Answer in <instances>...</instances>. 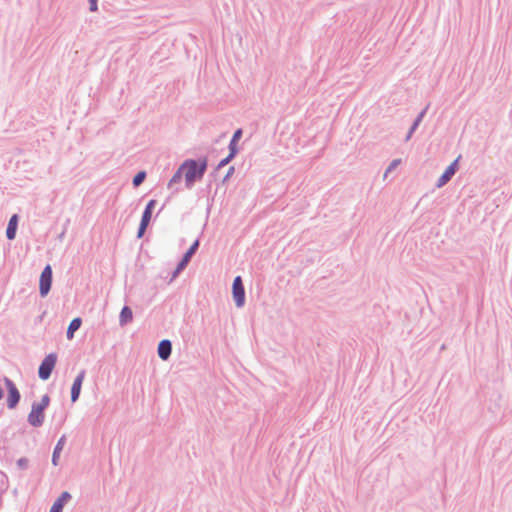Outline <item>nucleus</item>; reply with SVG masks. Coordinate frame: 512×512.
Returning <instances> with one entry per match:
<instances>
[{
	"instance_id": "nucleus-1",
	"label": "nucleus",
	"mask_w": 512,
	"mask_h": 512,
	"mask_svg": "<svg viewBox=\"0 0 512 512\" xmlns=\"http://www.w3.org/2000/svg\"><path fill=\"white\" fill-rule=\"evenodd\" d=\"M181 164L185 173V187L191 190L197 182L203 179L208 169V158L206 156L197 159L188 158Z\"/></svg>"
},
{
	"instance_id": "nucleus-2",
	"label": "nucleus",
	"mask_w": 512,
	"mask_h": 512,
	"mask_svg": "<svg viewBox=\"0 0 512 512\" xmlns=\"http://www.w3.org/2000/svg\"><path fill=\"white\" fill-rule=\"evenodd\" d=\"M156 204H157V201L155 199L149 200L148 203L146 204V206L142 212L140 223H139V226L137 229V234H136L137 239H141L144 237V235L147 231V228L150 225L153 210H154Z\"/></svg>"
},
{
	"instance_id": "nucleus-3",
	"label": "nucleus",
	"mask_w": 512,
	"mask_h": 512,
	"mask_svg": "<svg viewBox=\"0 0 512 512\" xmlns=\"http://www.w3.org/2000/svg\"><path fill=\"white\" fill-rule=\"evenodd\" d=\"M57 354L52 352L44 357L38 367V377L46 381L51 377V374L57 363Z\"/></svg>"
},
{
	"instance_id": "nucleus-4",
	"label": "nucleus",
	"mask_w": 512,
	"mask_h": 512,
	"mask_svg": "<svg viewBox=\"0 0 512 512\" xmlns=\"http://www.w3.org/2000/svg\"><path fill=\"white\" fill-rule=\"evenodd\" d=\"M3 381H4L5 387L7 389V399H6L7 408L10 410L15 409L18 406L20 399H21L20 391L18 390L17 386L10 378L5 376L3 378Z\"/></svg>"
},
{
	"instance_id": "nucleus-5",
	"label": "nucleus",
	"mask_w": 512,
	"mask_h": 512,
	"mask_svg": "<svg viewBox=\"0 0 512 512\" xmlns=\"http://www.w3.org/2000/svg\"><path fill=\"white\" fill-rule=\"evenodd\" d=\"M53 283V270L50 264H47L39 277V294L42 298L46 297L52 287Z\"/></svg>"
},
{
	"instance_id": "nucleus-6",
	"label": "nucleus",
	"mask_w": 512,
	"mask_h": 512,
	"mask_svg": "<svg viewBox=\"0 0 512 512\" xmlns=\"http://www.w3.org/2000/svg\"><path fill=\"white\" fill-rule=\"evenodd\" d=\"M232 298L237 308H242L246 303L245 287L241 276L233 279Z\"/></svg>"
},
{
	"instance_id": "nucleus-7",
	"label": "nucleus",
	"mask_w": 512,
	"mask_h": 512,
	"mask_svg": "<svg viewBox=\"0 0 512 512\" xmlns=\"http://www.w3.org/2000/svg\"><path fill=\"white\" fill-rule=\"evenodd\" d=\"M461 155H459L455 160H453L444 170V172L440 175L436 182V187L441 188L445 186L455 175V173L459 170V160Z\"/></svg>"
},
{
	"instance_id": "nucleus-8",
	"label": "nucleus",
	"mask_w": 512,
	"mask_h": 512,
	"mask_svg": "<svg viewBox=\"0 0 512 512\" xmlns=\"http://www.w3.org/2000/svg\"><path fill=\"white\" fill-rule=\"evenodd\" d=\"M45 420V409L38 406L36 402H33L31 405V411L28 414L27 421L28 423L35 427H41Z\"/></svg>"
},
{
	"instance_id": "nucleus-9",
	"label": "nucleus",
	"mask_w": 512,
	"mask_h": 512,
	"mask_svg": "<svg viewBox=\"0 0 512 512\" xmlns=\"http://www.w3.org/2000/svg\"><path fill=\"white\" fill-rule=\"evenodd\" d=\"M85 376H86V370L85 369L80 370L72 383L71 390H70V400L72 403H75L79 400Z\"/></svg>"
},
{
	"instance_id": "nucleus-10",
	"label": "nucleus",
	"mask_w": 512,
	"mask_h": 512,
	"mask_svg": "<svg viewBox=\"0 0 512 512\" xmlns=\"http://www.w3.org/2000/svg\"><path fill=\"white\" fill-rule=\"evenodd\" d=\"M183 178L185 179V173L182 164H180L167 184V188L172 190V194H176L179 191H181L179 185L182 182Z\"/></svg>"
},
{
	"instance_id": "nucleus-11",
	"label": "nucleus",
	"mask_w": 512,
	"mask_h": 512,
	"mask_svg": "<svg viewBox=\"0 0 512 512\" xmlns=\"http://www.w3.org/2000/svg\"><path fill=\"white\" fill-rule=\"evenodd\" d=\"M157 354L161 360L167 361L172 354V342L169 339L161 340L157 346Z\"/></svg>"
},
{
	"instance_id": "nucleus-12",
	"label": "nucleus",
	"mask_w": 512,
	"mask_h": 512,
	"mask_svg": "<svg viewBox=\"0 0 512 512\" xmlns=\"http://www.w3.org/2000/svg\"><path fill=\"white\" fill-rule=\"evenodd\" d=\"M72 495L68 491H63L53 502L49 512H62L64 506L71 500Z\"/></svg>"
},
{
	"instance_id": "nucleus-13",
	"label": "nucleus",
	"mask_w": 512,
	"mask_h": 512,
	"mask_svg": "<svg viewBox=\"0 0 512 512\" xmlns=\"http://www.w3.org/2000/svg\"><path fill=\"white\" fill-rule=\"evenodd\" d=\"M19 216L18 214H13L6 227V238L8 240H14L16 237L17 229H18Z\"/></svg>"
},
{
	"instance_id": "nucleus-14",
	"label": "nucleus",
	"mask_w": 512,
	"mask_h": 512,
	"mask_svg": "<svg viewBox=\"0 0 512 512\" xmlns=\"http://www.w3.org/2000/svg\"><path fill=\"white\" fill-rule=\"evenodd\" d=\"M133 321V311L130 306L124 305L119 314V325L125 327Z\"/></svg>"
},
{
	"instance_id": "nucleus-15",
	"label": "nucleus",
	"mask_w": 512,
	"mask_h": 512,
	"mask_svg": "<svg viewBox=\"0 0 512 512\" xmlns=\"http://www.w3.org/2000/svg\"><path fill=\"white\" fill-rule=\"evenodd\" d=\"M66 443V436L65 435H62L59 440L57 441L54 449H53V453H52V459H51V462H52V465L53 466H58L59 465V460H60V454L63 450V447Z\"/></svg>"
},
{
	"instance_id": "nucleus-16",
	"label": "nucleus",
	"mask_w": 512,
	"mask_h": 512,
	"mask_svg": "<svg viewBox=\"0 0 512 512\" xmlns=\"http://www.w3.org/2000/svg\"><path fill=\"white\" fill-rule=\"evenodd\" d=\"M242 135H243V130L242 128H238L234 131L233 135H232V138L229 142V145H228V150L232 153H235V154H238L239 153V147H238V142L240 141V139L242 138Z\"/></svg>"
},
{
	"instance_id": "nucleus-17",
	"label": "nucleus",
	"mask_w": 512,
	"mask_h": 512,
	"mask_svg": "<svg viewBox=\"0 0 512 512\" xmlns=\"http://www.w3.org/2000/svg\"><path fill=\"white\" fill-rule=\"evenodd\" d=\"M82 325V319L80 317L73 318L66 330V337L68 340H72L74 338L75 332L80 329Z\"/></svg>"
},
{
	"instance_id": "nucleus-18",
	"label": "nucleus",
	"mask_w": 512,
	"mask_h": 512,
	"mask_svg": "<svg viewBox=\"0 0 512 512\" xmlns=\"http://www.w3.org/2000/svg\"><path fill=\"white\" fill-rule=\"evenodd\" d=\"M237 156V154L235 153H232L229 151L228 155L221 159L220 162L218 163V165L215 167L214 171L211 172L210 176L212 177H216V173L222 169L223 167H225L226 165H228L235 157Z\"/></svg>"
},
{
	"instance_id": "nucleus-19",
	"label": "nucleus",
	"mask_w": 512,
	"mask_h": 512,
	"mask_svg": "<svg viewBox=\"0 0 512 512\" xmlns=\"http://www.w3.org/2000/svg\"><path fill=\"white\" fill-rule=\"evenodd\" d=\"M200 246V239L197 238L194 240V242L190 245V247L184 252L182 257L186 258L187 260L191 261L193 256L196 254Z\"/></svg>"
},
{
	"instance_id": "nucleus-20",
	"label": "nucleus",
	"mask_w": 512,
	"mask_h": 512,
	"mask_svg": "<svg viewBox=\"0 0 512 512\" xmlns=\"http://www.w3.org/2000/svg\"><path fill=\"white\" fill-rule=\"evenodd\" d=\"M147 177V172L145 170L138 171L132 178V185L134 188L139 187Z\"/></svg>"
},
{
	"instance_id": "nucleus-21",
	"label": "nucleus",
	"mask_w": 512,
	"mask_h": 512,
	"mask_svg": "<svg viewBox=\"0 0 512 512\" xmlns=\"http://www.w3.org/2000/svg\"><path fill=\"white\" fill-rule=\"evenodd\" d=\"M429 108V105H427L424 109H422L419 114L416 116V118L413 120L410 128H412L413 130H417V128L419 127V125L421 124L424 116L426 115L427 113V110Z\"/></svg>"
},
{
	"instance_id": "nucleus-22",
	"label": "nucleus",
	"mask_w": 512,
	"mask_h": 512,
	"mask_svg": "<svg viewBox=\"0 0 512 512\" xmlns=\"http://www.w3.org/2000/svg\"><path fill=\"white\" fill-rule=\"evenodd\" d=\"M16 465L19 470L25 471L29 467V459L26 457H21L17 460Z\"/></svg>"
},
{
	"instance_id": "nucleus-23",
	"label": "nucleus",
	"mask_w": 512,
	"mask_h": 512,
	"mask_svg": "<svg viewBox=\"0 0 512 512\" xmlns=\"http://www.w3.org/2000/svg\"><path fill=\"white\" fill-rule=\"evenodd\" d=\"M70 225V219L67 218L65 222L63 223L62 231L57 235V239L62 242L64 240V237L66 235L67 229Z\"/></svg>"
},
{
	"instance_id": "nucleus-24",
	"label": "nucleus",
	"mask_w": 512,
	"mask_h": 512,
	"mask_svg": "<svg viewBox=\"0 0 512 512\" xmlns=\"http://www.w3.org/2000/svg\"><path fill=\"white\" fill-rule=\"evenodd\" d=\"M50 401H51L50 396L48 394H45L42 396L41 401L36 402V404L46 410L50 404Z\"/></svg>"
},
{
	"instance_id": "nucleus-25",
	"label": "nucleus",
	"mask_w": 512,
	"mask_h": 512,
	"mask_svg": "<svg viewBox=\"0 0 512 512\" xmlns=\"http://www.w3.org/2000/svg\"><path fill=\"white\" fill-rule=\"evenodd\" d=\"M189 263H190L189 260H187L184 257H181L180 260L178 261L177 265H176V269H178L181 272H183L186 269V267L189 265Z\"/></svg>"
},
{
	"instance_id": "nucleus-26",
	"label": "nucleus",
	"mask_w": 512,
	"mask_h": 512,
	"mask_svg": "<svg viewBox=\"0 0 512 512\" xmlns=\"http://www.w3.org/2000/svg\"><path fill=\"white\" fill-rule=\"evenodd\" d=\"M400 163H401V159L392 160L385 171V176H387L388 173L392 172Z\"/></svg>"
},
{
	"instance_id": "nucleus-27",
	"label": "nucleus",
	"mask_w": 512,
	"mask_h": 512,
	"mask_svg": "<svg viewBox=\"0 0 512 512\" xmlns=\"http://www.w3.org/2000/svg\"><path fill=\"white\" fill-rule=\"evenodd\" d=\"M235 172V167L234 166H230L225 174V176L223 177L222 179V184L226 183L231 177L232 175L234 174Z\"/></svg>"
},
{
	"instance_id": "nucleus-28",
	"label": "nucleus",
	"mask_w": 512,
	"mask_h": 512,
	"mask_svg": "<svg viewBox=\"0 0 512 512\" xmlns=\"http://www.w3.org/2000/svg\"><path fill=\"white\" fill-rule=\"evenodd\" d=\"M89 2V10L91 12H96L98 10V0H88Z\"/></svg>"
},
{
	"instance_id": "nucleus-29",
	"label": "nucleus",
	"mask_w": 512,
	"mask_h": 512,
	"mask_svg": "<svg viewBox=\"0 0 512 512\" xmlns=\"http://www.w3.org/2000/svg\"><path fill=\"white\" fill-rule=\"evenodd\" d=\"M182 272L178 269H174L171 273V277H170V280L169 282L171 283L172 281H174Z\"/></svg>"
},
{
	"instance_id": "nucleus-30",
	"label": "nucleus",
	"mask_w": 512,
	"mask_h": 512,
	"mask_svg": "<svg viewBox=\"0 0 512 512\" xmlns=\"http://www.w3.org/2000/svg\"><path fill=\"white\" fill-rule=\"evenodd\" d=\"M415 133V130H413L412 128H409L407 134H406V137H405V141H409L412 137V135Z\"/></svg>"
},
{
	"instance_id": "nucleus-31",
	"label": "nucleus",
	"mask_w": 512,
	"mask_h": 512,
	"mask_svg": "<svg viewBox=\"0 0 512 512\" xmlns=\"http://www.w3.org/2000/svg\"><path fill=\"white\" fill-rule=\"evenodd\" d=\"M164 206H165V204L161 208H159L157 215L163 210Z\"/></svg>"
}]
</instances>
